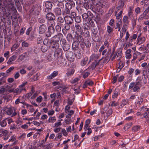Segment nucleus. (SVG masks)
Segmentation results:
<instances>
[{"instance_id": "obj_1", "label": "nucleus", "mask_w": 149, "mask_h": 149, "mask_svg": "<svg viewBox=\"0 0 149 149\" xmlns=\"http://www.w3.org/2000/svg\"><path fill=\"white\" fill-rule=\"evenodd\" d=\"M82 17L84 20L86 21V25L90 28L92 27V25H93V14L90 11H88L87 13H86L83 14Z\"/></svg>"}, {"instance_id": "obj_2", "label": "nucleus", "mask_w": 149, "mask_h": 149, "mask_svg": "<svg viewBox=\"0 0 149 149\" xmlns=\"http://www.w3.org/2000/svg\"><path fill=\"white\" fill-rule=\"evenodd\" d=\"M87 27L84 29V31H82V34L86 37H89L90 36L91 34L92 36V34H93V25H92V27L90 28L89 27L86 25Z\"/></svg>"}, {"instance_id": "obj_3", "label": "nucleus", "mask_w": 149, "mask_h": 149, "mask_svg": "<svg viewBox=\"0 0 149 149\" xmlns=\"http://www.w3.org/2000/svg\"><path fill=\"white\" fill-rule=\"evenodd\" d=\"M6 90V91L11 93L13 91L14 88L11 85V84H8L7 85L6 88L3 87H0V94H3Z\"/></svg>"}, {"instance_id": "obj_4", "label": "nucleus", "mask_w": 149, "mask_h": 149, "mask_svg": "<svg viewBox=\"0 0 149 149\" xmlns=\"http://www.w3.org/2000/svg\"><path fill=\"white\" fill-rule=\"evenodd\" d=\"M56 60L58 64L61 66H65L67 64L66 59L62 56L56 58Z\"/></svg>"}, {"instance_id": "obj_5", "label": "nucleus", "mask_w": 149, "mask_h": 149, "mask_svg": "<svg viewBox=\"0 0 149 149\" xmlns=\"http://www.w3.org/2000/svg\"><path fill=\"white\" fill-rule=\"evenodd\" d=\"M65 56L67 59L70 62H72L74 61V56L72 52L67 51L66 52Z\"/></svg>"}, {"instance_id": "obj_6", "label": "nucleus", "mask_w": 149, "mask_h": 149, "mask_svg": "<svg viewBox=\"0 0 149 149\" xmlns=\"http://www.w3.org/2000/svg\"><path fill=\"white\" fill-rule=\"evenodd\" d=\"M55 32V29L54 27H48L47 31L45 33V36L47 37H50L52 34Z\"/></svg>"}, {"instance_id": "obj_7", "label": "nucleus", "mask_w": 149, "mask_h": 149, "mask_svg": "<svg viewBox=\"0 0 149 149\" xmlns=\"http://www.w3.org/2000/svg\"><path fill=\"white\" fill-rule=\"evenodd\" d=\"M47 29V27L46 25L44 24H41L38 29V32L40 34H42L44 33L46 31Z\"/></svg>"}, {"instance_id": "obj_8", "label": "nucleus", "mask_w": 149, "mask_h": 149, "mask_svg": "<svg viewBox=\"0 0 149 149\" xmlns=\"http://www.w3.org/2000/svg\"><path fill=\"white\" fill-rule=\"evenodd\" d=\"M124 79V77L123 75H121L119 76V75L117 74L115 76H114L113 78V83H115L118 80V81L119 82H121Z\"/></svg>"}, {"instance_id": "obj_9", "label": "nucleus", "mask_w": 149, "mask_h": 149, "mask_svg": "<svg viewBox=\"0 0 149 149\" xmlns=\"http://www.w3.org/2000/svg\"><path fill=\"white\" fill-rule=\"evenodd\" d=\"M45 17L47 20H54L56 19V16L55 15L52 13H47Z\"/></svg>"}, {"instance_id": "obj_10", "label": "nucleus", "mask_w": 149, "mask_h": 149, "mask_svg": "<svg viewBox=\"0 0 149 149\" xmlns=\"http://www.w3.org/2000/svg\"><path fill=\"white\" fill-rule=\"evenodd\" d=\"M82 35L80 34L79 33L77 34V33L76 34V38L77 39V41L78 42L81 44V46L83 45H84V40L82 36Z\"/></svg>"}, {"instance_id": "obj_11", "label": "nucleus", "mask_w": 149, "mask_h": 149, "mask_svg": "<svg viewBox=\"0 0 149 149\" xmlns=\"http://www.w3.org/2000/svg\"><path fill=\"white\" fill-rule=\"evenodd\" d=\"M55 49L56 50L54 52V54L57 58L62 56V50L61 49L58 47L57 48H56Z\"/></svg>"}, {"instance_id": "obj_12", "label": "nucleus", "mask_w": 149, "mask_h": 149, "mask_svg": "<svg viewBox=\"0 0 149 149\" xmlns=\"http://www.w3.org/2000/svg\"><path fill=\"white\" fill-rule=\"evenodd\" d=\"M94 55V61L93 63L94 66H95V67H96L99 65L101 59H98V58L100 55L98 54L97 55L95 54Z\"/></svg>"}, {"instance_id": "obj_13", "label": "nucleus", "mask_w": 149, "mask_h": 149, "mask_svg": "<svg viewBox=\"0 0 149 149\" xmlns=\"http://www.w3.org/2000/svg\"><path fill=\"white\" fill-rule=\"evenodd\" d=\"M65 23L72 25L74 22V20L72 17L69 16H66L64 17Z\"/></svg>"}, {"instance_id": "obj_14", "label": "nucleus", "mask_w": 149, "mask_h": 149, "mask_svg": "<svg viewBox=\"0 0 149 149\" xmlns=\"http://www.w3.org/2000/svg\"><path fill=\"white\" fill-rule=\"evenodd\" d=\"M63 37V34L60 33H58L56 35L54 36L53 37V39H52L54 40L55 41L58 42L59 40H60L61 38H62Z\"/></svg>"}, {"instance_id": "obj_15", "label": "nucleus", "mask_w": 149, "mask_h": 149, "mask_svg": "<svg viewBox=\"0 0 149 149\" xmlns=\"http://www.w3.org/2000/svg\"><path fill=\"white\" fill-rule=\"evenodd\" d=\"M56 58L54 54L53 53H50L47 57V60L49 61H52L54 60L56 61Z\"/></svg>"}, {"instance_id": "obj_16", "label": "nucleus", "mask_w": 149, "mask_h": 149, "mask_svg": "<svg viewBox=\"0 0 149 149\" xmlns=\"http://www.w3.org/2000/svg\"><path fill=\"white\" fill-rule=\"evenodd\" d=\"M59 44L58 42L55 41L54 40L52 39V42L50 45V47L53 49L57 48L59 47Z\"/></svg>"}, {"instance_id": "obj_17", "label": "nucleus", "mask_w": 149, "mask_h": 149, "mask_svg": "<svg viewBox=\"0 0 149 149\" xmlns=\"http://www.w3.org/2000/svg\"><path fill=\"white\" fill-rule=\"evenodd\" d=\"M78 42L76 40H74L72 45V48L73 50H77L79 47V44Z\"/></svg>"}, {"instance_id": "obj_18", "label": "nucleus", "mask_w": 149, "mask_h": 149, "mask_svg": "<svg viewBox=\"0 0 149 149\" xmlns=\"http://www.w3.org/2000/svg\"><path fill=\"white\" fill-rule=\"evenodd\" d=\"M47 37L45 38L43 41V44L50 47L52 39H49Z\"/></svg>"}, {"instance_id": "obj_19", "label": "nucleus", "mask_w": 149, "mask_h": 149, "mask_svg": "<svg viewBox=\"0 0 149 149\" xmlns=\"http://www.w3.org/2000/svg\"><path fill=\"white\" fill-rule=\"evenodd\" d=\"M58 74V72L57 71H55L52 73L49 76L47 77V79H53Z\"/></svg>"}, {"instance_id": "obj_20", "label": "nucleus", "mask_w": 149, "mask_h": 149, "mask_svg": "<svg viewBox=\"0 0 149 149\" xmlns=\"http://www.w3.org/2000/svg\"><path fill=\"white\" fill-rule=\"evenodd\" d=\"M75 5L74 2L71 3L67 2L65 4V7L66 8L71 9H72V7H74Z\"/></svg>"}, {"instance_id": "obj_21", "label": "nucleus", "mask_w": 149, "mask_h": 149, "mask_svg": "<svg viewBox=\"0 0 149 149\" xmlns=\"http://www.w3.org/2000/svg\"><path fill=\"white\" fill-rule=\"evenodd\" d=\"M146 40V38L144 37L138 38L137 39V44L140 45L143 43Z\"/></svg>"}, {"instance_id": "obj_22", "label": "nucleus", "mask_w": 149, "mask_h": 149, "mask_svg": "<svg viewBox=\"0 0 149 149\" xmlns=\"http://www.w3.org/2000/svg\"><path fill=\"white\" fill-rule=\"evenodd\" d=\"M83 5L84 8L86 10L90 9L91 10L93 11V6H90L87 3L85 2L83 3Z\"/></svg>"}, {"instance_id": "obj_23", "label": "nucleus", "mask_w": 149, "mask_h": 149, "mask_svg": "<svg viewBox=\"0 0 149 149\" xmlns=\"http://www.w3.org/2000/svg\"><path fill=\"white\" fill-rule=\"evenodd\" d=\"M25 84H21L19 86V88L15 89V92L17 93H20L23 90H25L24 87Z\"/></svg>"}, {"instance_id": "obj_24", "label": "nucleus", "mask_w": 149, "mask_h": 149, "mask_svg": "<svg viewBox=\"0 0 149 149\" xmlns=\"http://www.w3.org/2000/svg\"><path fill=\"white\" fill-rule=\"evenodd\" d=\"M57 24L61 25V27H63V25L62 24L64 22L63 19L61 16L58 17L57 19Z\"/></svg>"}, {"instance_id": "obj_25", "label": "nucleus", "mask_w": 149, "mask_h": 149, "mask_svg": "<svg viewBox=\"0 0 149 149\" xmlns=\"http://www.w3.org/2000/svg\"><path fill=\"white\" fill-rule=\"evenodd\" d=\"M54 12L56 15H60L62 14L61 10L59 8L57 7L55 8Z\"/></svg>"}, {"instance_id": "obj_26", "label": "nucleus", "mask_w": 149, "mask_h": 149, "mask_svg": "<svg viewBox=\"0 0 149 149\" xmlns=\"http://www.w3.org/2000/svg\"><path fill=\"white\" fill-rule=\"evenodd\" d=\"M75 27L77 31L80 34L82 35L83 30L81 26L78 24H75Z\"/></svg>"}, {"instance_id": "obj_27", "label": "nucleus", "mask_w": 149, "mask_h": 149, "mask_svg": "<svg viewBox=\"0 0 149 149\" xmlns=\"http://www.w3.org/2000/svg\"><path fill=\"white\" fill-rule=\"evenodd\" d=\"M45 6L47 8H48L51 9H52L53 6L52 3L51 1H46L45 3Z\"/></svg>"}, {"instance_id": "obj_28", "label": "nucleus", "mask_w": 149, "mask_h": 149, "mask_svg": "<svg viewBox=\"0 0 149 149\" xmlns=\"http://www.w3.org/2000/svg\"><path fill=\"white\" fill-rule=\"evenodd\" d=\"M124 6V1H122V0L118 2V6L117 7V8L119 10L123 8Z\"/></svg>"}, {"instance_id": "obj_29", "label": "nucleus", "mask_w": 149, "mask_h": 149, "mask_svg": "<svg viewBox=\"0 0 149 149\" xmlns=\"http://www.w3.org/2000/svg\"><path fill=\"white\" fill-rule=\"evenodd\" d=\"M105 3L102 2V1H99L98 3H96L94 2V5L99 6L102 8H104L105 7Z\"/></svg>"}, {"instance_id": "obj_30", "label": "nucleus", "mask_w": 149, "mask_h": 149, "mask_svg": "<svg viewBox=\"0 0 149 149\" xmlns=\"http://www.w3.org/2000/svg\"><path fill=\"white\" fill-rule=\"evenodd\" d=\"M47 24L48 26L54 27L55 25V23L54 20H47Z\"/></svg>"}, {"instance_id": "obj_31", "label": "nucleus", "mask_w": 149, "mask_h": 149, "mask_svg": "<svg viewBox=\"0 0 149 149\" xmlns=\"http://www.w3.org/2000/svg\"><path fill=\"white\" fill-rule=\"evenodd\" d=\"M17 57L16 56L13 55L10 57L7 63L9 64H11L12 62L15 61L16 58Z\"/></svg>"}, {"instance_id": "obj_32", "label": "nucleus", "mask_w": 149, "mask_h": 149, "mask_svg": "<svg viewBox=\"0 0 149 149\" xmlns=\"http://www.w3.org/2000/svg\"><path fill=\"white\" fill-rule=\"evenodd\" d=\"M49 47L48 46L43 44L41 47V50L43 52H45L47 51Z\"/></svg>"}, {"instance_id": "obj_33", "label": "nucleus", "mask_w": 149, "mask_h": 149, "mask_svg": "<svg viewBox=\"0 0 149 149\" xmlns=\"http://www.w3.org/2000/svg\"><path fill=\"white\" fill-rule=\"evenodd\" d=\"M66 38L68 41L72 42L73 39L72 35L71 33H68L66 36Z\"/></svg>"}, {"instance_id": "obj_34", "label": "nucleus", "mask_w": 149, "mask_h": 149, "mask_svg": "<svg viewBox=\"0 0 149 149\" xmlns=\"http://www.w3.org/2000/svg\"><path fill=\"white\" fill-rule=\"evenodd\" d=\"M62 47L63 50L64 51H68L70 49V46L69 44H68L67 43L64 45H62Z\"/></svg>"}, {"instance_id": "obj_35", "label": "nucleus", "mask_w": 149, "mask_h": 149, "mask_svg": "<svg viewBox=\"0 0 149 149\" xmlns=\"http://www.w3.org/2000/svg\"><path fill=\"white\" fill-rule=\"evenodd\" d=\"M7 119V118H6L2 121L0 122V125L2 127H4L7 125V122L6 120Z\"/></svg>"}, {"instance_id": "obj_36", "label": "nucleus", "mask_w": 149, "mask_h": 149, "mask_svg": "<svg viewBox=\"0 0 149 149\" xmlns=\"http://www.w3.org/2000/svg\"><path fill=\"white\" fill-rule=\"evenodd\" d=\"M88 60V58L87 57H85L81 61V64L82 66L85 65Z\"/></svg>"}, {"instance_id": "obj_37", "label": "nucleus", "mask_w": 149, "mask_h": 149, "mask_svg": "<svg viewBox=\"0 0 149 149\" xmlns=\"http://www.w3.org/2000/svg\"><path fill=\"white\" fill-rule=\"evenodd\" d=\"M129 10L128 12V15L129 17H131L133 16V14L132 13V10L133 7H129Z\"/></svg>"}, {"instance_id": "obj_38", "label": "nucleus", "mask_w": 149, "mask_h": 149, "mask_svg": "<svg viewBox=\"0 0 149 149\" xmlns=\"http://www.w3.org/2000/svg\"><path fill=\"white\" fill-rule=\"evenodd\" d=\"M38 22L40 24H44L45 23V20L43 17H40L38 19Z\"/></svg>"}, {"instance_id": "obj_39", "label": "nucleus", "mask_w": 149, "mask_h": 149, "mask_svg": "<svg viewBox=\"0 0 149 149\" xmlns=\"http://www.w3.org/2000/svg\"><path fill=\"white\" fill-rule=\"evenodd\" d=\"M75 22L78 23H80L81 22V17L80 16H76L74 18Z\"/></svg>"}, {"instance_id": "obj_40", "label": "nucleus", "mask_w": 149, "mask_h": 149, "mask_svg": "<svg viewBox=\"0 0 149 149\" xmlns=\"http://www.w3.org/2000/svg\"><path fill=\"white\" fill-rule=\"evenodd\" d=\"M91 122V120L90 119H87L85 121V124L84 126V129L87 128L88 127L89 125L90 124Z\"/></svg>"}, {"instance_id": "obj_41", "label": "nucleus", "mask_w": 149, "mask_h": 149, "mask_svg": "<svg viewBox=\"0 0 149 149\" xmlns=\"http://www.w3.org/2000/svg\"><path fill=\"white\" fill-rule=\"evenodd\" d=\"M71 25L70 24H68V23H65V24H64V28L63 29H66L67 30H68L70 29V25Z\"/></svg>"}, {"instance_id": "obj_42", "label": "nucleus", "mask_w": 149, "mask_h": 149, "mask_svg": "<svg viewBox=\"0 0 149 149\" xmlns=\"http://www.w3.org/2000/svg\"><path fill=\"white\" fill-rule=\"evenodd\" d=\"M107 49H105L104 50L102 53V55H104L106 54H107V57L108 56V55L111 53V50H108V52H107Z\"/></svg>"}, {"instance_id": "obj_43", "label": "nucleus", "mask_w": 149, "mask_h": 149, "mask_svg": "<svg viewBox=\"0 0 149 149\" xmlns=\"http://www.w3.org/2000/svg\"><path fill=\"white\" fill-rule=\"evenodd\" d=\"M75 70L73 69H71L66 74L68 76H69L72 75L74 73Z\"/></svg>"}, {"instance_id": "obj_44", "label": "nucleus", "mask_w": 149, "mask_h": 149, "mask_svg": "<svg viewBox=\"0 0 149 149\" xmlns=\"http://www.w3.org/2000/svg\"><path fill=\"white\" fill-rule=\"evenodd\" d=\"M70 9L65 8L62 14L63 15H65L66 14H69L70 13Z\"/></svg>"}, {"instance_id": "obj_45", "label": "nucleus", "mask_w": 149, "mask_h": 149, "mask_svg": "<svg viewBox=\"0 0 149 149\" xmlns=\"http://www.w3.org/2000/svg\"><path fill=\"white\" fill-rule=\"evenodd\" d=\"M13 112V110L11 108H8L6 110V113L9 115H11Z\"/></svg>"}, {"instance_id": "obj_46", "label": "nucleus", "mask_w": 149, "mask_h": 149, "mask_svg": "<svg viewBox=\"0 0 149 149\" xmlns=\"http://www.w3.org/2000/svg\"><path fill=\"white\" fill-rule=\"evenodd\" d=\"M117 57L118 58V60H119L120 58L121 57L122 54V52L120 51H118L116 54Z\"/></svg>"}, {"instance_id": "obj_47", "label": "nucleus", "mask_w": 149, "mask_h": 149, "mask_svg": "<svg viewBox=\"0 0 149 149\" xmlns=\"http://www.w3.org/2000/svg\"><path fill=\"white\" fill-rule=\"evenodd\" d=\"M19 44H14L11 48V50L12 51H15L17 47H19Z\"/></svg>"}, {"instance_id": "obj_48", "label": "nucleus", "mask_w": 149, "mask_h": 149, "mask_svg": "<svg viewBox=\"0 0 149 149\" xmlns=\"http://www.w3.org/2000/svg\"><path fill=\"white\" fill-rule=\"evenodd\" d=\"M113 28H112L109 26H107V30L108 33L110 34L113 31Z\"/></svg>"}, {"instance_id": "obj_49", "label": "nucleus", "mask_w": 149, "mask_h": 149, "mask_svg": "<svg viewBox=\"0 0 149 149\" xmlns=\"http://www.w3.org/2000/svg\"><path fill=\"white\" fill-rule=\"evenodd\" d=\"M56 120V119L55 117H50L48 121L49 123H54Z\"/></svg>"}, {"instance_id": "obj_50", "label": "nucleus", "mask_w": 149, "mask_h": 149, "mask_svg": "<svg viewBox=\"0 0 149 149\" xmlns=\"http://www.w3.org/2000/svg\"><path fill=\"white\" fill-rule=\"evenodd\" d=\"M43 42V40L42 37L40 36L38 37L37 39V42L38 44H39L42 43Z\"/></svg>"}, {"instance_id": "obj_51", "label": "nucleus", "mask_w": 149, "mask_h": 149, "mask_svg": "<svg viewBox=\"0 0 149 149\" xmlns=\"http://www.w3.org/2000/svg\"><path fill=\"white\" fill-rule=\"evenodd\" d=\"M123 13L122 11H120L117 14L116 17V18L118 20H121V15Z\"/></svg>"}, {"instance_id": "obj_52", "label": "nucleus", "mask_w": 149, "mask_h": 149, "mask_svg": "<svg viewBox=\"0 0 149 149\" xmlns=\"http://www.w3.org/2000/svg\"><path fill=\"white\" fill-rule=\"evenodd\" d=\"M137 55L136 53H134L133 54V59L131 61L132 63H134V61L137 58Z\"/></svg>"}, {"instance_id": "obj_53", "label": "nucleus", "mask_w": 149, "mask_h": 149, "mask_svg": "<svg viewBox=\"0 0 149 149\" xmlns=\"http://www.w3.org/2000/svg\"><path fill=\"white\" fill-rule=\"evenodd\" d=\"M84 1L90 6H93V0H84Z\"/></svg>"}, {"instance_id": "obj_54", "label": "nucleus", "mask_w": 149, "mask_h": 149, "mask_svg": "<svg viewBox=\"0 0 149 149\" xmlns=\"http://www.w3.org/2000/svg\"><path fill=\"white\" fill-rule=\"evenodd\" d=\"M139 84H135L133 88V90L134 92H136L139 90L140 87L138 86Z\"/></svg>"}, {"instance_id": "obj_55", "label": "nucleus", "mask_w": 149, "mask_h": 149, "mask_svg": "<svg viewBox=\"0 0 149 149\" xmlns=\"http://www.w3.org/2000/svg\"><path fill=\"white\" fill-rule=\"evenodd\" d=\"M60 43L61 45H64L67 43L66 40L62 38L60 40Z\"/></svg>"}, {"instance_id": "obj_56", "label": "nucleus", "mask_w": 149, "mask_h": 149, "mask_svg": "<svg viewBox=\"0 0 149 149\" xmlns=\"http://www.w3.org/2000/svg\"><path fill=\"white\" fill-rule=\"evenodd\" d=\"M128 101L127 100H123L121 102V104L120 105V106L122 107L125 105L127 103Z\"/></svg>"}, {"instance_id": "obj_57", "label": "nucleus", "mask_w": 149, "mask_h": 149, "mask_svg": "<svg viewBox=\"0 0 149 149\" xmlns=\"http://www.w3.org/2000/svg\"><path fill=\"white\" fill-rule=\"evenodd\" d=\"M113 111L112 109H109L107 113V115L106 116L107 118L110 115L112 114Z\"/></svg>"}, {"instance_id": "obj_58", "label": "nucleus", "mask_w": 149, "mask_h": 149, "mask_svg": "<svg viewBox=\"0 0 149 149\" xmlns=\"http://www.w3.org/2000/svg\"><path fill=\"white\" fill-rule=\"evenodd\" d=\"M61 25L58 24L55 26V29L56 31H60L61 30Z\"/></svg>"}, {"instance_id": "obj_59", "label": "nucleus", "mask_w": 149, "mask_h": 149, "mask_svg": "<svg viewBox=\"0 0 149 149\" xmlns=\"http://www.w3.org/2000/svg\"><path fill=\"white\" fill-rule=\"evenodd\" d=\"M140 126L139 125L135 126L132 128V131L134 132L140 129Z\"/></svg>"}, {"instance_id": "obj_60", "label": "nucleus", "mask_w": 149, "mask_h": 149, "mask_svg": "<svg viewBox=\"0 0 149 149\" xmlns=\"http://www.w3.org/2000/svg\"><path fill=\"white\" fill-rule=\"evenodd\" d=\"M149 114V112H148L146 111L145 112L143 115V117H142V118H149V115H148Z\"/></svg>"}, {"instance_id": "obj_61", "label": "nucleus", "mask_w": 149, "mask_h": 149, "mask_svg": "<svg viewBox=\"0 0 149 149\" xmlns=\"http://www.w3.org/2000/svg\"><path fill=\"white\" fill-rule=\"evenodd\" d=\"M128 17L126 16L125 15L124 16L123 19V21L124 23H128L129 21L128 20Z\"/></svg>"}, {"instance_id": "obj_62", "label": "nucleus", "mask_w": 149, "mask_h": 149, "mask_svg": "<svg viewBox=\"0 0 149 149\" xmlns=\"http://www.w3.org/2000/svg\"><path fill=\"white\" fill-rule=\"evenodd\" d=\"M84 44L87 47H90L91 46V44L90 42L87 41L84 42Z\"/></svg>"}, {"instance_id": "obj_63", "label": "nucleus", "mask_w": 149, "mask_h": 149, "mask_svg": "<svg viewBox=\"0 0 149 149\" xmlns=\"http://www.w3.org/2000/svg\"><path fill=\"white\" fill-rule=\"evenodd\" d=\"M111 106H116L119 105V103L118 102H115V101L111 102Z\"/></svg>"}, {"instance_id": "obj_64", "label": "nucleus", "mask_w": 149, "mask_h": 149, "mask_svg": "<svg viewBox=\"0 0 149 149\" xmlns=\"http://www.w3.org/2000/svg\"><path fill=\"white\" fill-rule=\"evenodd\" d=\"M135 11L136 14H140L141 13V9L139 7H138L135 9Z\"/></svg>"}]
</instances>
